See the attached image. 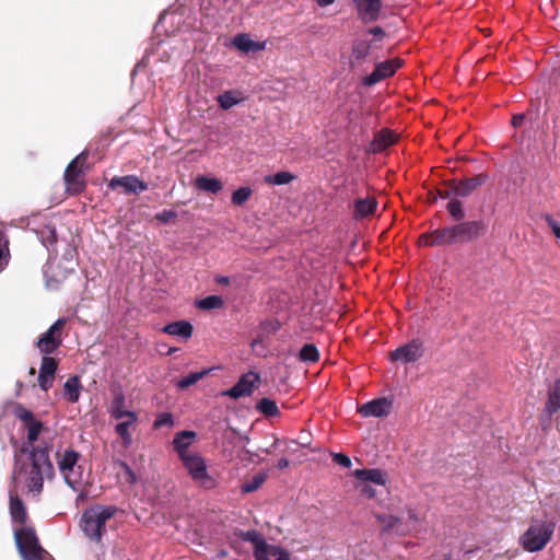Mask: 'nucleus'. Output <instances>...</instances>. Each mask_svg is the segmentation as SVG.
I'll list each match as a JSON object with an SVG mask.
<instances>
[{
	"label": "nucleus",
	"instance_id": "4d7b16f0",
	"mask_svg": "<svg viewBox=\"0 0 560 560\" xmlns=\"http://www.w3.org/2000/svg\"><path fill=\"white\" fill-rule=\"evenodd\" d=\"M369 33L374 35L375 37H378V38H382L385 35L383 28H381L378 26L371 28L369 31Z\"/></svg>",
	"mask_w": 560,
	"mask_h": 560
},
{
	"label": "nucleus",
	"instance_id": "2eb2a0df",
	"mask_svg": "<svg viewBox=\"0 0 560 560\" xmlns=\"http://www.w3.org/2000/svg\"><path fill=\"white\" fill-rule=\"evenodd\" d=\"M256 560H290L289 553L279 546L259 542L254 550Z\"/></svg>",
	"mask_w": 560,
	"mask_h": 560
},
{
	"label": "nucleus",
	"instance_id": "f03ea898",
	"mask_svg": "<svg viewBox=\"0 0 560 560\" xmlns=\"http://www.w3.org/2000/svg\"><path fill=\"white\" fill-rule=\"evenodd\" d=\"M117 512L113 505L96 504L86 509L80 522L84 535L92 541L100 542L106 532V522Z\"/></svg>",
	"mask_w": 560,
	"mask_h": 560
},
{
	"label": "nucleus",
	"instance_id": "c85d7f7f",
	"mask_svg": "<svg viewBox=\"0 0 560 560\" xmlns=\"http://www.w3.org/2000/svg\"><path fill=\"white\" fill-rule=\"evenodd\" d=\"M195 186L202 191L217 194L223 185L220 179L209 176H198L195 180Z\"/></svg>",
	"mask_w": 560,
	"mask_h": 560
},
{
	"label": "nucleus",
	"instance_id": "864d4df0",
	"mask_svg": "<svg viewBox=\"0 0 560 560\" xmlns=\"http://www.w3.org/2000/svg\"><path fill=\"white\" fill-rule=\"evenodd\" d=\"M360 492L368 497V498H373L375 495V490L373 489V487L369 483H365V482H361L359 486H358Z\"/></svg>",
	"mask_w": 560,
	"mask_h": 560
},
{
	"label": "nucleus",
	"instance_id": "09e8293b",
	"mask_svg": "<svg viewBox=\"0 0 560 560\" xmlns=\"http://www.w3.org/2000/svg\"><path fill=\"white\" fill-rule=\"evenodd\" d=\"M37 381L40 389L44 392H48V389L52 386L54 376H47L39 373Z\"/></svg>",
	"mask_w": 560,
	"mask_h": 560
},
{
	"label": "nucleus",
	"instance_id": "412c9836",
	"mask_svg": "<svg viewBox=\"0 0 560 560\" xmlns=\"http://www.w3.org/2000/svg\"><path fill=\"white\" fill-rule=\"evenodd\" d=\"M232 45L242 52L260 51L265 49V43L253 40L247 34H240L232 40Z\"/></svg>",
	"mask_w": 560,
	"mask_h": 560
},
{
	"label": "nucleus",
	"instance_id": "20e7f679",
	"mask_svg": "<svg viewBox=\"0 0 560 560\" xmlns=\"http://www.w3.org/2000/svg\"><path fill=\"white\" fill-rule=\"evenodd\" d=\"M80 454L74 450H67L58 460L59 471L66 485L73 491H81L83 488V472L78 465Z\"/></svg>",
	"mask_w": 560,
	"mask_h": 560
},
{
	"label": "nucleus",
	"instance_id": "c756f323",
	"mask_svg": "<svg viewBox=\"0 0 560 560\" xmlns=\"http://www.w3.org/2000/svg\"><path fill=\"white\" fill-rule=\"evenodd\" d=\"M117 467V476L119 480L129 486H136L137 483V472L132 469L126 462L119 460L116 463Z\"/></svg>",
	"mask_w": 560,
	"mask_h": 560
},
{
	"label": "nucleus",
	"instance_id": "69168bd1",
	"mask_svg": "<svg viewBox=\"0 0 560 560\" xmlns=\"http://www.w3.org/2000/svg\"><path fill=\"white\" fill-rule=\"evenodd\" d=\"M335 0H317V3L320 5V7H327V5H330L331 3H334Z\"/></svg>",
	"mask_w": 560,
	"mask_h": 560
},
{
	"label": "nucleus",
	"instance_id": "4c0bfd02",
	"mask_svg": "<svg viewBox=\"0 0 560 560\" xmlns=\"http://www.w3.org/2000/svg\"><path fill=\"white\" fill-rule=\"evenodd\" d=\"M267 477L268 474L266 471L258 472L249 481L243 483L242 491L249 493L257 490L266 481Z\"/></svg>",
	"mask_w": 560,
	"mask_h": 560
},
{
	"label": "nucleus",
	"instance_id": "dca6fc26",
	"mask_svg": "<svg viewBox=\"0 0 560 560\" xmlns=\"http://www.w3.org/2000/svg\"><path fill=\"white\" fill-rule=\"evenodd\" d=\"M420 245L424 246H441L455 243L451 228L436 230L431 234H424L419 240Z\"/></svg>",
	"mask_w": 560,
	"mask_h": 560
},
{
	"label": "nucleus",
	"instance_id": "79ce46f5",
	"mask_svg": "<svg viewBox=\"0 0 560 560\" xmlns=\"http://www.w3.org/2000/svg\"><path fill=\"white\" fill-rule=\"evenodd\" d=\"M13 415L15 416L16 419L21 420L26 425L36 421V419L34 418V413L20 404H18L13 408Z\"/></svg>",
	"mask_w": 560,
	"mask_h": 560
},
{
	"label": "nucleus",
	"instance_id": "f257e3e1",
	"mask_svg": "<svg viewBox=\"0 0 560 560\" xmlns=\"http://www.w3.org/2000/svg\"><path fill=\"white\" fill-rule=\"evenodd\" d=\"M23 454H26V460L21 455H14V468L12 480L15 483L24 482L34 497L43 491L44 477L52 479L55 476L54 465L49 458L48 447L44 446H23Z\"/></svg>",
	"mask_w": 560,
	"mask_h": 560
},
{
	"label": "nucleus",
	"instance_id": "c03bdc74",
	"mask_svg": "<svg viewBox=\"0 0 560 560\" xmlns=\"http://www.w3.org/2000/svg\"><path fill=\"white\" fill-rule=\"evenodd\" d=\"M252 195L249 187H241L232 194V202L236 206L245 203Z\"/></svg>",
	"mask_w": 560,
	"mask_h": 560
},
{
	"label": "nucleus",
	"instance_id": "a19ab883",
	"mask_svg": "<svg viewBox=\"0 0 560 560\" xmlns=\"http://www.w3.org/2000/svg\"><path fill=\"white\" fill-rule=\"evenodd\" d=\"M319 358L317 348L314 345H305L300 351V359L303 362L313 363Z\"/></svg>",
	"mask_w": 560,
	"mask_h": 560
},
{
	"label": "nucleus",
	"instance_id": "cd10ccee",
	"mask_svg": "<svg viewBox=\"0 0 560 560\" xmlns=\"http://www.w3.org/2000/svg\"><path fill=\"white\" fill-rule=\"evenodd\" d=\"M137 420L136 412H128L127 417L119 420L116 424L117 434L124 440L125 445H129L131 443V435L129 433V427Z\"/></svg>",
	"mask_w": 560,
	"mask_h": 560
},
{
	"label": "nucleus",
	"instance_id": "393cba45",
	"mask_svg": "<svg viewBox=\"0 0 560 560\" xmlns=\"http://www.w3.org/2000/svg\"><path fill=\"white\" fill-rule=\"evenodd\" d=\"M354 475L360 481L365 483L371 481L375 485L384 486L386 482V475L380 469H357Z\"/></svg>",
	"mask_w": 560,
	"mask_h": 560
},
{
	"label": "nucleus",
	"instance_id": "f704fd0d",
	"mask_svg": "<svg viewBox=\"0 0 560 560\" xmlns=\"http://www.w3.org/2000/svg\"><path fill=\"white\" fill-rule=\"evenodd\" d=\"M58 369V362L55 358L50 357L49 354H45L42 358L39 373L47 375V376H54Z\"/></svg>",
	"mask_w": 560,
	"mask_h": 560
},
{
	"label": "nucleus",
	"instance_id": "f8f14e48",
	"mask_svg": "<svg viewBox=\"0 0 560 560\" xmlns=\"http://www.w3.org/2000/svg\"><path fill=\"white\" fill-rule=\"evenodd\" d=\"M401 66L399 59H392L376 65L374 71L362 79V83L365 86H372L383 79L392 75Z\"/></svg>",
	"mask_w": 560,
	"mask_h": 560
},
{
	"label": "nucleus",
	"instance_id": "de8ad7c7",
	"mask_svg": "<svg viewBox=\"0 0 560 560\" xmlns=\"http://www.w3.org/2000/svg\"><path fill=\"white\" fill-rule=\"evenodd\" d=\"M173 424H174L173 417L168 412H163V413L159 415L154 421V428H156V429L163 428V427L172 428Z\"/></svg>",
	"mask_w": 560,
	"mask_h": 560
},
{
	"label": "nucleus",
	"instance_id": "1a4fd4ad",
	"mask_svg": "<svg viewBox=\"0 0 560 560\" xmlns=\"http://www.w3.org/2000/svg\"><path fill=\"white\" fill-rule=\"evenodd\" d=\"M86 160V153L82 152L77 155L66 167L65 171V182L67 184V190L71 194L80 192L84 185L79 180V177L82 173V165Z\"/></svg>",
	"mask_w": 560,
	"mask_h": 560
},
{
	"label": "nucleus",
	"instance_id": "6e6552de",
	"mask_svg": "<svg viewBox=\"0 0 560 560\" xmlns=\"http://www.w3.org/2000/svg\"><path fill=\"white\" fill-rule=\"evenodd\" d=\"M260 383V376L258 373L249 371L243 374L237 383L231 387L230 389L222 393L223 396H228L233 399H238L241 397H247L253 394L255 388L258 387Z\"/></svg>",
	"mask_w": 560,
	"mask_h": 560
},
{
	"label": "nucleus",
	"instance_id": "58836bf2",
	"mask_svg": "<svg viewBox=\"0 0 560 560\" xmlns=\"http://www.w3.org/2000/svg\"><path fill=\"white\" fill-rule=\"evenodd\" d=\"M223 305V300L221 296L218 295H209L207 298H203L197 302V306L200 310H214L220 308Z\"/></svg>",
	"mask_w": 560,
	"mask_h": 560
},
{
	"label": "nucleus",
	"instance_id": "9b49d317",
	"mask_svg": "<svg viewBox=\"0 0 560 560\" xmlns=\"http://www.w3.org/2000/svg\"><path fill=\"white\" fill-rule=\"evenodd\" d=\"M393 408V400L387 397L376 398L368 401L358 408V411L362 417L381 418L388 416Z\"/></svg>",
	"mask_w": 560,
	"mask_h": 560
},
{
	"label": "nucleus",
	"instance_id": "49530a36",
	"mask_svg": "<svg viewBox=\"0 0 560 560\" xmlns=\"http://www.w3.org/2000/svg\"><path fill=\"white\" fill-rule=\"evenodd\" d=\"M447 210L451 213V215L456 220H460L464 217L462 202L459 200H456V199L451 200L447 203Z\"/></svg>",
	"mask_w": 560,
	"mask_h": 560
},
{
	"label": "nucleus",
	"instance_id": "7ed1b4c3",
	"mask_svg": "<svg viewBox=\"0 0 560 560\" xmlns=\"http://www.w3.org/2000/svg\"><path fill=\"white\" fill-rule=\"evenodd\" d=\"M14 540L22 560H44V556L48 555L32 527L15 529Z\"/></svg>",
	"mask_w": 560,
	"mask_h": 560
},
{
	"label": "nucleus",
	"instance_id": "0eeeda50",
	"mask_svg": "<svg viewBox=\"0 0 560 560\" xmlns=\"http://www.w3.org/2000/svg\"><path fill=\"white\" fill-rule=\"evenodd\" d=\"M66 319L58 318L37 340L36 346L44 354H51L62 342L61 332L65 327Z\"/></svg>",
	"mask_w": 560,
	"mask_h": 560
},
{
	"label": "nucleus",
	"instance_id": "b1692460",
	"mask_svg": "<svg viewBox=\"0 0 560 560\" xmlns=\"http://www.w3.org/2000/svg\"><path fill=\"white\" fill-rule=\"evenodd\" d=\"M81 383L80 378L77 375L70 376L63 384V395L65 398L74 404L79 401L81 394Z\"/></svg>",
	"mask_w": 560,
	"mask_h": 560
},
{
	"label": "nucleus",
	"instance_id": "e2e57ef3",
	"mask_svg": "<svg viewBox=\"0 0 560 560\" xmlns=\"http://www.w3.org/2000/svg\"><path fill=\"white\" fill-rule=\"evenodd\" d=\"M289 464L290 463H289V460L287 458H281V459L278 460L277 467L279 469H284V468H287L289 466Z\"/></svg>",
	"mask_w": 560,
	"mask_h": 560
},
{
	"label": "nucleus",
	"instance_id": "aec40b11",
	"mask_svg": "<svg viewBox=\"0 0 560 560\" xmlns=\"http://www.w3.org/2000/svg\"><path fill=\"white\" fill-rule=\"evenodd\" d=\"M370 44L366 40L358 39L354 42L350 55V66L352 68L363 65L370 54Z\"/></svg>",
	"mask_w": 560,
	"mask_h": 560
},
{
	"label": "nucleus",
	"instance_id": "473e14b6",
	"mask_svg": "<svg viewBox=\"0 0 560 560\" xmlns=\"http://www.w3.org/2000/svg\"><path fill=\"white\" fill-rule=\"evenodd\" d=\"M256 409L266 417H275L279 415V408L276 401L270 398H261L257 402Z\"/></svg>",
	"mask_w": 560,
	"mask_h": 560
},
{
	"label": "nucleus",
	"instance_id": "680f3d73",
	"mask_svg": "<svg viewBox=\"0 0 560 560\" xmlns=\"http://www.w3.org/2000/svg\"><path fill=\"white\" fill-rule=\"evenodd\" d=\"M139 69H140V61H138V62L135 65V67H133L132 71H131V84H133V83H135V79H136V75H137V73H138V70H139Z\"/></svg>",
	"mask_w": 560,
	"mask_h": 560
},
{
	"label": "nucleus",
	"instance_id": "052dcab7",
	"mask_svg": "<svg viewBox=\"0 0 560 560\" xmlns=\"http://www.w3.org/2000/svg\"><path fill=\"white\" fill-rule=\"evenodd\" d=\"M550 504H555V513L560 515V497L550 498Z\"/></svg>",
	"mask_w": 560,
	"mask_h": 560
},
{
	"label": "nucleus",
	"instance_id": "2f4dec72",
	"mask_svg": "<svg viewBox=\"0 0 560 560\" xmlns=\"http://www.w3.org/2000/svg\"><path fill=\"white\" fill-rule=\"evenodd\" d=\"M11 253L9 248V240L3 232H0V273L9 266Z\"/></svg>",
	"mask_w": 560,
	"mask_h": 560
},
{
	"label": "nucleus",
	"instance_id": "0e129e2a",
	"mask_svg": "<svg viewBox=\"0 0 560 560\" xmlns=\"http://www.w3.org/2000/svg\"><path fill=\"white\" fill-rule=\"evenodd\" d=\"M551 226L556 237L560 240V225L552 223Z\"/></svg>",
	"mask_w": 560,
	"mask_h": 560
},
{
	"label": "nucleus",
	"instance_id": "39448f33",
	"mask_svg": "<svg viewBox=\"0 0 560 560\" xmlns=\"http://www.w3.org/2000/svg\"><path fill=\"white\" fill-rule=\"evenodd\" d=\"M555 524L551 522L536 521L521 538L523 548L529 552L541 550L551 539Z\"/></svg>",
	"mask_w": 560,
	"mask_h": 560
},
{
	"label": "nucleus",
	"instance_id": "8fccbe9b",
	"mask_svg": "<svg viewBox=\"0 0 560 560\" xmlns=\"http://www.w3.org/2000/svg\"><path fill=\"white\" fill-rule=\"evenodd\" d=\"M332 460L342 467H346V468L351 467V459L341 453H334Z\"/></svg>",
	"mask_w": 560,
	"mask_h": 560
},
{
	"label": "nucleus",
	"instance_id": "6e6d98bb",
	"mask_svg": "<svg viewBox=\"0 0 560 560\" xmlns=\"http://www.w3.org/2000/svg\"><path fill=\"white\" fill-rule=\"evenodd\" d=\"M382 522L387 528H395L396 524L399 522V520L396 516L388 515L384 516L382 518Z\"/></svg>",
	"mask_w": 560,
	"mask_h": 560
},
{
	"label": "nucleus",
	"instance_id": "4be33fe9",
	"mask_svg": "<svg viewBox=\"0 0 560 560\" xmlns=\"http://www.w3.org/2000/svg\"><path fill=\"white\" fill-rule=\"evenodd\" d=\"M163 331L171 336H176L187 340L191 337L192 326L186 320H179L166 325L163 328Z\"/></svg>",
	"mask_w": 560,
	"mask_h": 560
},
{
	"label": "nucleus",
	"instance_id": "bb28decb",
	"mask_svg": "<svg viewBox=\"0 0 560 560\" xmlns=\"http://www.w3.org/2000/svg\"><path fill=\"white\" fill-rule=\"evenodd\" d=\"M377 202L374 198H362L354 202V217L363 219L374 213Z\"/></svg>",
	"mask_w": 560,
	"mask_h": 560
},
{
	"label": "nucleus",
	"instance_id": "3c124183",
	"mask_svg": "<svg viewBox=\"0 0 560 560\" xmlns=\"http://www.w3.org/2000/svg\"><path fill=\"white\" fill-rule=\"evenodd\" d=\"M407 515H408V520L413 525H417L422 521V514L417 509L408 508Z\"/></svg>",
	"mask_w": 560,
	"mask_h": 560
},
{
	"label": "nucleus",
	"instance_id": "4468645a",
	"mask_svg": "<svg viewBox=\"0 0 560 560\" xmlns=\"http://www.w3.org/2000/svg\"><path fill=\"white\" fill-rule=\"evenodd\" d=\"M108 187L118 194H138L140 190V179L135 175L115 176L110 179Z\"/></svg>",
	"mask_w": 560,
	"mask_h": 560
},
{
	"label": "nucleus",
	"instance_id": "37998d69",
	"mask_svg": "<svg viewBox=\"0 0 560 560\" xmlns=\"http://www.w3.org/2000/svg\"><path fill=\"white\" fill-rule=\"evenodd\" d=\"M130 412L129 410L124 409V398L122 397H116L110 406V415L116 420H121L125 417H127V413Z\"/></svg>",
	"mask_w": 560,
	"mask_h": 560
},
{
	"label": "nucleus",
	"instance_id": "7c9ffc66",
	"mask_svg": "<svg viewBox=\"0 0 560 560\" xmlns=\"http://www.w3.org/2000/svg\"><path fill=\"white\" fill-rule=\"evenodd\" d=\"M10 514L12 521L15 523L24 524L26 521V511L22 500L13 494H10Z\"/></svg>",
	"mask_w": 560,
	"mask_h": 560
},
{
	"label": "nucleus",
	"instance_id": "c9c22d12",
	"mask_svg": "<svg viewBox=\"0 0 560 560\" xmlns=\"http://www.w3.org/2000/svg\"><path fill=\"white\" fill-rule=\"evenodd\" d=\"M479 185V180L476 178L467 179L465 182L458 183L455 188L454 192L458 197H467L471 194V191Z\"/></svg>",
	"mask_w": 560,
	"mask_h": 560
},
{
	"label": "nucleus",
	"instance_id": "72a5a7b5",
	"mask_svg": "<svg viewBox=\"0 0 560 560\" xmlns=\"http://www.w3.org/2000/svg\"><path fill=\"white\" fill-rule=\"evenodd\" d=\"M294 178H295V176L292 173L282 171V172H278L276 174L266 176L265 183H267L269 185L280 186V185L290 184Z\"/></svg>",
	"mask_w": 560,
	"mask_h": 560
},
{
	"label": "nucleus",
	"instance_id": "423d86ee",
	"mask_svg": "<svg viewBox=\"0 0 560 560\" xmlns=\"http://www.w3.org/2000/svg\"><path fill=\"white\" fill-rule=\"evenodd\" d=\"M182 462L195 482L206 488L214 486V480L209 476L206 460L201 455L194 452L182 458Z\"/></svg>",
	"mask_w": 560,
	"mask_h": 560
},
{
	"label": "nucleus",
	"instance_id": "bf43d9fd",
	"mask_svg": "<svg viewBox=\"0 0 560 560\" xmlns=\"http://www.w3.org/2000/svg\"><path fill=\"white\" fill-rule=\"evenodd\" d=\"M525 119L524 115H515L513 116L512 124L514 127L521 126L523 120Z\"/></svg>",
	"mask_w": 560,
	"mask_h": 560
},
{
	"label": "nucleus",
	"instance_id": "ddd939ff",
	"mask_svg": "<svg viewBox=\"0 0 560 560\" xmlns=\"http://www.w3.org/2000/svg\"><path fill=\"white\" fill-rule=\"evenodd\" d=\"M482 229V223L478 221H469L451 226L453 240L455 243L466 242L477 237Z\"/></svg>",
	"mask_w": 560,
	"mask_h": 560
},
{
	"label": "nucleus",
	"instance_id": "5701e85b",
	"mask_svg": "<svg viewBox=\"0 0 560 560\" xmlns=\"http://www.w3.org/2000/svg\"><path fill=\"white\" fill-rule=\"evenodd\" d=\"M244 100L245 96L243 93L236 90L225 91L217 97L220 107L224 110L231 109L241 104Z\"/></svg>",
	"mask_w": 560,
	"mask_h": 560
},
{
	"label": "nucleus",
	"instance_id": "13d9d810",
	"mask_svg": "<svg viewBox=\"0 0 560 560\" xmlns=\"http://www.w3.org/2000/svg\"><path fill=\"white\" fill-rule=\"evenodd\" d=\"M214 280H215V282H217L218 284H222V285H228V284H230V278H229V277H226V276H217V277L214 278Z\"/></svg>",
	"mask_w": 560,
	"mask_h": 560
},
{
	"label": "nucleus",
	"instance_id": "a211bd4d",
	"mask_svg": "<svg viewBox=\"0 0 560 560\" xmlns=\"http://www.w3.org/2000/svg\"><path fill=\"white\" fill-rule=\"evenodd\" d=\"M397 140V135L388 129L378 131L370 144L369 152L378 153L394 144Z\"/></svg>",
	"mask_w": 560,
	"mask_h": 560
},
{
	"label": "nucleus",
	"instance_id": "6ab92c4d",
	"mask_svg": "<svg viewBox=\"0 0 560 560\" xmlns=\"http://www.w3.org/2000/svg\"><path fill=\"white\" fill-rule=\"evenodd\" d=\"M195 440L196 433L192 431H182L175 435L173 444L180 459L192 453L189 451V446L194 443Z\"/></svg>",
	"mask_w": 560,
	"mask_h": 560
},
{
	"label": "nucleus",
	"instance_id": "603ef678",
	"mask_svg": "<svg viewBox=\"0 0 560 560\" xmlns=\"http://www.w3.org/2000/svg\"><path fill=\"white\" fill-rule=\"evenodd\" d=\"M245 539L246 540H249L254 544V547L256 548L258 546L259 542H266L261 536L255 532V530H249L245 534Z\"/></svg>",
	"mask_w": 560,
	"mask_h": 560
},
{
	"label": "nucleus",
	"instance_id": "a878e982",
	"mask_svg": "<svg viewBox=\"0 0 560 560\" xmlns=\"http://www.w3.org/2000/svg\"><path fill=\"white\" fill-rule=\"evenodd\" d=\"M560 409V377L555 382L553 386L549 389L548 400L545 406V412L552 416Z\"/></svg>",
	"mask_w": 560,
	"mask_h": 560
},
{
	"label": "nucleus",
	"instance_id": "f3484780",
	"mask_svg": "<svg viewBox=\"0 0 560 560\" xmlns=\"http://www.w3.org/2000/svg\"><path fill=\"white\" fill-rule=\"evenodd\" d=\"M359 16L364 22H373L378 18L381 0H355Z\"/></svg>",
	"mask_w": 560,
	"mask_h": 560
},
{
	"label": "nucleus",
	"instance_id": "a18cd8bd",
	"mask_svg": "<svg viewBox=\"0 0 560 560\" xmlns=\"http://www.w3.org/2000/svg\"><path fill=\"white\" fill-rule=\"evenodd\" d=\"M43 429V423L38 420L27 424V441L34 443L37 441Z\"/></svg>",
	"mask_w": 560,
	"mask_h": 560
},
{
	"label": "nucleus",
	"instance_id": "5fc2aeb1",
	"mask_svg": "<svg viewBox=\"0 0 560 560\" xmlns=\"http://www.w3.org/2000/svg\"><path fill=\"white\" fill-rule=\"evenodd\" d=\"M176 217L175 212L170 210H164L161 213L158 214V219L164 223L170 222Z\"/></svg>",
	"mask_w": 560,
	"mask_h": 560
},
{
	"label": "nucleus",
	"instance_id": "9d476101",
	"mask_svg": "<svg viewBox=\"0 0 560 560\" xmlns=\"http://www.w3.org/2000/svg\"><path fill=\"white\" fill-rule=\"evenodd\" d=\"M423 354L422 343L418 340H412L395 351L390 352L389 359L402 364L413 363L418 361Z\"/></svg>",
	"mask_w": 560,
	"mask_h": 560
},
{
	"label": "nucleus",
	"instance_id": "e433bc0d",
	"mask_svg": "<svg viewBox=\"0 0 560 560\" xmlns=\"http://www.w3.org/2000/svg\"><path fill=\"white\" fill-rule=\"evenodd\" d=\"M210 372V370H202V371H199V372H194V373H190L189 375L187 376H184L182 377L178 382H177V387L178 388H187L194 384H196L197 382H199L201 378H203L208 373Z\"/></svg>",
	"mask_w": 560,
	"mask_h": 560
},
{
	"label": "nucleus",
	"instance_id": "ea45409f",
	"mask_svg": "<svg viewBox=\"0 0 560 560\" xmlns=\"http://www.w3.org/2000/svg\"><path fill=\"white\" fill-rule=\"evenodd\" d=\"M38 236L46 248H49V246L54 245L57 241L56 229L51 225H47L38 233Z\"/></svg>",
	"mask_w": 560,
	"mask_h": 560
},
{
	"label": "nucleus",
	"instance_id": "338daca9",
	"mask_svg": "<svg viewBox=\"0 0 560 560\" xmlns=\"http://www.w3.org/2000/svg\"><path fill=\"white\" fill-rule=\"evenodd\" d=\"M302 446H307L308 445V442H302L301 443Z\"/></svg>",
	"mask_w": 560,
	"mask_h": 560
}]
</instances>
